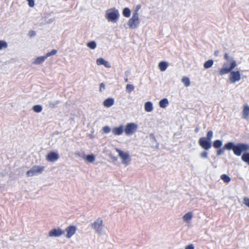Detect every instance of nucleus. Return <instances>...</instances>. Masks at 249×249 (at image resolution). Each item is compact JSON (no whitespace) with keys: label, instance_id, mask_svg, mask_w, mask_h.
<instances>
[{"label":"nucleus","instance_id":"obj_1","mask_svg":"<svg viewBox=\"0 0 249 249\" xmlns=\"http://www.w3.org/2000/svg\"><path fill=\"white\" fill-rule=\"evenodd\" d=\"M227 63H224L223 67L219 71V74L221 75L226 74L230 72V80L232 83L238 82L241 79V74L239 71H232L237 66L236 61L233 60L230 63V67H227Z\"/></svg>","mask_w":249,"mask_h":249},{"label":"nucleus","instance_id":"obj_2","mask_svg":"<svg viewBox=\"0 0 249 249\" xmlns=\"http://www.w3.org/2000/svg\"><path fill=\"white\" fill-rule=\"evenodd\" d=\"M225 148L227 150H232L234 154L239 157L242 153H247V152L249 151V144L246 143L235 144L233 142H228L225 144Z\"/></svg>","mask_w":249,"mask_h":249},{"label":"nucleus","instance_id":"obj_3","mask_svg":"<svg viewBox=\"0 0 249 249\" xmlns=\"http://www.w3.org/2000/svg\"><path fill=\"white\" fill-rule=\"evenodd\" d=\"M106 17L109 21L115 22L120 16L119 11L115 8H112L106 12Z\"/></svg>","mask_w":249,"mask_h":249},{"label":"nucleus","instance_id":"obj_4","mask_svg":"<svg viewBox=\"0 0 249 249\" xmlns=\"http://www.w3.org/2000/svg\"><path fill=\"white\" fill-rule=\"evenodd\" d=\"M44 166L35 165L27 172L26 175L28 177L37 176L41 174L44 171Z\"/></svg>","mask_w":249,"mask_h":249},{"label":"nucleus","instance_id":"obj_5","mask_svg":"<svg viewBox=\"0 0 249 249\" xmlns=\"http://www.w3.org/2000/svg\"><path fill=\"white\" fill-rule=\"evenodd\" d=\"M91 227L94 230L95 232L101 234L103 229V221L101 218H98L94 222L91 224Z\"/></svg>","mask_w":249,"mask_h":249},{"label":"nucleus","instance_id":"obj_6","mask_svg":"<svg viewBox=\"0 0 249 249\" xmlns=\"http://www.w3.org/2000/svg\"><path fill=\"white\" fill-rule=\"evenodd\" d=\"M140 23L139 16L132 15V17L128 20L127 25L131 29H137Z\"/></svg>","mask_w":249,"mask_h":249},{"label":"nucleus","instance_id":"obj_7","mask_svg":"<svg viewBox=\"0 0 249 249\" xmlns=\"http://www.w3.org/2000/svg\"><path fill=\"white\" fill-rule=\"evenodd\" d=\"M138 128L137 124L134 123H128L124 129V132L126 135L131 136L137 131Z\"/></svg>","mask_w":249,"mask_h":249},{"label":"nucleus","instance_id":"obj_8","mask_svg":"<svg viewBox=\"0 0 249 249\" xmlns=\"http://www.w3.org/2000/svg\"><path fill=\"white\" fill-rule=\"evenodd\" d=\"M116 152L118 153V156L122 159V163L124 164H128L131 160V158L128 152H124L119 149H116Z\"/></svg>","mask_w":249,"mask_h":249},{"label":"nucleus","instance_id":"obj_9","mask_svg":"<svg viewBox=\"0 0 249 249\" xmlns=\"http://www.w3.org/2000/svg\"><path fill=\"white\" fill-rule=\"evenodd\" d=\"M199 145L205 150H208L212 147V142L205 139V137H201L199 139Z\"/></svg>","mask_w":249,"mask_h":249},{"label":"nucleus","instance_id":"obj_10","mask_svg":"<svg viewBox=\"0 0 249 249\" xmlns=\"http://www.w3.org/2000/svg\"><path fill=\"white\" fill-rule=\"evenodd\" d=\"M59 156L57 153L52 151L46 156V160L50 162H54L58 160Z\"/></svg>","mask_w":249,"mask_h":249},{"label":"nucleus","instance_id":"obj_11","mask_svg":"<svg viewBox=\"0 0 249 249\" xmlns=\"http://www.w3.org/2000/svg\"><path fill=\"white\" fill-rule=\"evenodd\" d=\"M65 231L60 229H53L50 231L49 236L50 237H59L64 234Z\"/></svg>","mask_w":249,"mask_h":249},{"label":"nucleus","instance_id":"obj_12","mask_svg":"<svg viewBox=\"0 0 249 249\" xmlns=\"http://www.w3.org/2000/svg\"><path fill=\"white\" fill-rule=\"evenodd\" d=\"M76 228L74 226H70L68 227L65 231L67 232L66 237L68 238H70L76 232Z\"/></svg>","mask_w":249,"mask_h":249},{"label":"nucleus","instance_id":"obj_13","mask_svg":"<svg viewBox=\"0 0 249 249\" xmlns=\"http://www.w3.org/2000/svg\"><path fill=\"white\" fill-rule=\"evenodd\" d=\"M124 131V127L123 125H120L118 127H115L112 129V133L114 135H121Z\"/></svg>","mask_w":249,"mask_h":249},{"label":"nucleus","instance_id":"obj_14","mask_svg":"<svg viewBox=\"0 0 249 249\" xmlns=\"http://www.w3.org/2000/svg\"><path fill=\"white\" fill-rule=\"evenodd\" d=\"M242 118L246 120L249 119V106L248 105H246L244 107Z\"/></svg>","mask_w":249,"mask_h":249},{"label":"nucleus","instance_id":"obj_15","mask_svg":"<svg viewBox=\"0 0 249 249\" xmlns=\"http://www.w3.org/2000/svg\"><path fill=\"white\" fill-rule=\"evenodd\" d=\"M114 103V100L112 98H108L103 102V105L106 107H111Z\"/></svg>","mask_w":249,"mask_h":249},{"label":"nucleus","instance_id":"obj_16","mask_svg":"<svg viewBox=\"0 0 249 249\" xmlns=\"http://www.w3.org/2000/svg\"><path fill=\"white\" fill-rule=\"evenodd\" d=\"M193 216V213L191 212L186 213L182 217L184 221L189 223L190 222Z\"/></svg>","mask_w":249,"mask_h":249},{"label":"nucleus","instance_id":"obj_17","mask_svg":"<svg viewBox=\"0 0 249 249\" xmlns=\"http://www.w3.org/2000/svg\"><path fill=\"white\" fill-rule=\"evenodd\" d=\"M144 109L147 112H150L153 110V106L152 102H146L144 104Z\"/></svg>","mask_w":249,"mask_h":249},{"label":"nucleus","instance_id":"obj_18","mask_svg":"<svg viewBox=\"0 0 249 249\" xmlns=\"http://www.w3.org/2000/svg\"><path fill=\"white\" fill-rule=\"evenodd\" d=\"M45 55L37 57L33 62V64L35 65H39L43 63L46 59Z\"/></svg>","mask_w":249,"mask_h":249},{"label":"nucleus","instance_id":"obj_19","mask_svg":"<svg viewBox=\"0 0 249 249\" xmlns=\"http://www.w3.org/2000/svg\"><path fill=\"white\" fill-rule=\"evenodd\" d=\"M168 66V63L165 61H161L159 64V69L161 71H165L167 69Z\"/></svg>","mask_w":249,"mask_h":249},{"label":"nucleus","instance_id":"obj_20","mask_svg":"<svg viewBox=\"0 0 249 249\" xmlns=\"http://www.w3.org/2000/svg\"><path fill=\"white\" fill-rule=\"evenodd\" d=\"M169 104L168 100L167 98H163L159 102V106L161 108H165Z\"/></svg>","mask_w":249,"mask_h":249},{"label":"nucleus","instance_id":"obj_21","mask_svg":"<svg viewBox=\"0 0 249 249\" xmlns=\"http://www.w3.org/2000/svg\"><path fill=\"white\" fill-rule=\"evenodd\" d=\"M59 103V101H50L48 102L47 106L51 108L56 107L57 105Z\"/></svg>","mask_w":249,"mask_h":249},{"label":"nucleus","instance_id":"obj_22","mask_svg":"<svg viewBox=\"0 0 249 249\" xmlns=\"http://www.w3.org/2000/svg\"><path fill=\"white\" fill-rule=\"evenodd\" d=\"M213 63H214V62L213 60H212V59L206 61L204 63V65H203L204 68L206 69L210 68L213 65Z\"/></svg>","mask_w":249,"mask_h":249},{"label":"nucleus","instance_id":"obj_23","mask_svg":"<svg viewBox=\"0 0 249 249\" xmlns=\"http://www.w3.org/2000/svg\"><path fill=\"white\" fill-rule=\"evenodd\" d=\"M223 142L221 140H217L214 141L213 143V146L216 149L220 148L222 145Z\"/></svg>","mask_w":249,"mask_h":249},{"label":"nucleus","instance_id":"obj_24","mask_svg":"<svg viewBox=\"0 0 249 249\" xmlns=\"http://www.w3.org/2000/svg\"><path fill=\"white\" fill-rule=\"evenodd\" d=\"M123 15L125 18H129L131 15V11L127 8H124L123 10Z\"/></svg>","mask_w":249,"mask_h":249},{"label":"nucleus","instance_id":"obj_25","mask_svg":"<svg viewBox=\"0 0 249 249\" xmlns=\"http://www.w3.org/2000/svg\"><path fill=\"white\" fill-rule=\"evenodd\" d=\"M220 178L224 182L226 183L230 182L231 180L230 177L226 174L222 175Z\"/></svg>","mask_w":249,"mask_h":249},{"label":"nucleus","instance_id":"obj_26","mask_svg":"<svg viewBox=\"0 0 249 249\" xmlns=\"http://www.w3.org/2000/svg\"><path fill=\"white\" fill-rule=\"evenodd\" d=\"M241 158L243 161L249 165V153L243 154Z\"/></svg>","mask_w":249,"mask_h":249},{"label":"nucleus","instance_id":"obj_27","mask_svg":"<svg viewBox=\"0 0 249 249\" xmlns=\"http://www.w3.org/2000/svg\"><path fill=\"white\" fill-rule=\"evenodd\" d=\"M34 111L36 113H39L42 110V107L41 105H35L33 107Z\"/></svg>","mask_w":249,"mask_h":249},{"label":"nucleus","instance_id":"obj_28","mask_svg":"<svg viewBox=\"0 0 249 249\" xmlns=\"http://www.w3.org/2000/svg\"><path fill=\"white\" fill-rule=\"evenodd\" d=\"M87 46L91 49H94L96 48L97 44L94 41H91L87 43Z\"/></svg>","mask_w":249,"mask_h":249},{"label":"nucleus","instance_id":"obj_29","mask_svg":"<svg viewBox=\"0 0 249 249\" xmlns=\"http://www.w3.org/2000/svg\"><path fill=\"white\" fill-rule=\"evenodd\" d=\"M181 81L186 87H188L190 85V81L188 77H184L182 78Z\"/></svg>","mask_w":249,"mask_h":249},{"label":"nucleus","instance_id":"obj_30","mask_svg":"<svg viewBox=\"0 0 249 249\" xmlns=\"http://www.w3.org/2000/svg\"><path fill=\"white\" fill-rule=\"evenodd\" d=\"M213 137V132L211 130L207 132L206 137H205V139L212 142V139Z\"/></svg>","mask_w":249,"mask_h":249},{"label":"nucleus","instance_id":"obj_31","mask_svg":"<svg viewBox=\"0 0 249 249\" xmlns=\"http://www.w3.org/2000/svg\"><path fill=\"white\" fill-rule=\"evenodd\" d=\"M95 159V156L93 154L88 155L86 157V160L89 162H93Z\"/></svg>","mask_w":249,"mask_h":249},{"label":"nucleus","instance_id":"obj_32","mask_svg":"<svg viewBox=\"0 0 249 249\" xmlns=\"http://www.w3.org/2000/svg\"><path fill=\"white\" fill-rule=\"evenodd\" d=\"M134 89V86L133 85L127 84L126 86V90L127 92H131Z\"/></svg>","mask_w":249,"mask_h":249},{"label":"nucleus","instance_id":"obj_33","mask_svg":"<svg viewBox=\"0 0 249 249\" xmlns=\"http://www.w3.org/2000/svg\"><path fill=\"white\" fill-rule=\"evenodd\" d=\"M8 46L7 43L4 40H0V50L3 48H6Z\"/></svg>","mask_w":249,"mask_h":249},{"label":"nucleus","instance_id":"obj_34","mask_svg":"<svg viewBox=\"0 0 249 249\" xmlns=\"http://www.w3.org/2000/svg\"><path fill=\"white\" fill-rule=\"evenodd\" d=\"M141 5H140V4L137 5L136 6L134 11L133 13V15L139 16L138 12H139V10L141 9Z\"/></svg>","mask_w":249,"mask_h":249},{"label":"nucleus","instance_id":"obj_35","mask_svg":"<svg viewBox=\"0 0 249 249\" xmlns=\"http://www.w3.org/2000/svg\"><path fill=\"white\" fill-rule=\"evenodd\" d=\"M225 150H227V149L225 148V145L223 148H219V149L216 152L217 155L220 156L222 155L224 153Z\"/></svg>","mask_w":249,"mask_h":249},{"label":"nucleus","instance_id":"obj_36","mask_svg":"<svg viewBox=\"0 0 249 249\" xmlns=\"http://www.w3.org/2000/svg\"><path fill=\"white\" fill-rule=\"evenodd\" d=\"M56 53L57 51L56 50H53L52 51L47 53L45 55V56L46 57V58H47L49 56L55 54Z\"/></svg>","mask_w":249,"mask_h":249},{"label":"nucleus","instance_id":"obj_37","mask_svg":"<svg viewBox=\"0 0 249 249\" xmlns=\"http://www.w3.org/2000/svg\"><path fill=\"white\" fill-rule=\"evenodd\" d=\"M105 60L102 58H98L96 60V63L98 65H104Z\"/></svg>","mask_w":249,"mask_h":249},{"label":"nucleus","instance_id":"obj_38","mask_svg":"<svg viewBox=\"0 0 249 249\" xmlns=\"http://www.w3.org/2000/svg\"><path fill=\"white\" fill-rule=\"evenodd\" d=\"M149 138L150 140L151 141V142L153 144V142H156V137L153 133H151L149 135Z\"/></svg>","mask_w":249,"mask_h":249},{"label":"nucleus","instance_id":"obj_39","mask_svg":"<svg viewBox=\"0 0 249 249\" xmlns=\"http://www.w3.org/2000/svg\"><path fill=\"white\" fill-rule=\"evenodd\" d=\"M103 131L105 133H108L110 132L111 129L108 126H105L103 128Z\"/></svg>","mask_w":249,"mask_h":249},{"label":"nucleus","instance_id":"obj_40","mask_svg":"<svg viewBox=\"0 0 249 249\" xmlns=\"http://www.w3.org/2000/svg\"><path fill=\"white\" fill-rule=\"evenodd\" d=\"M200 156L201 158L206 159L208 157V153L206 151H203L200 153Z\"/></svg>","mask_w":249,"mask_h":249},{"label":"nucleus","instance_id":"obj_41","mask_svg":"<svg viewBox=\"0 0 249 249\" xmlns=\"http://www.w3.org/2000/svg\"><path fill=\"white\" fill-rule=\"evenodd\" d=\"M224 58L225 59H226L228 61H231V62L234 60L232 58H230L229 54L228 53H225V54H224Z\"/></svg>","mask_w":249,"mask_h":249},{"label":"nucleus","instance_id":"obj_42","mask_svg":"<svg viewBox=\"0 0 249 249\" xmlns=\"http://www.w3.org/2000/svg\"><path fill=\"white\" fill-rule=\"evenodd\" d=\"M105 89V85L103 83L100 84L99 91L102 92L103 90Z\"/></svg>","mask_w":249,"mask_h":249},{"label":"nucleus","instance_id":"obj_43","mask_svg":"<svg viewBox=\"0 0 249 249\" xmlns=\"http://www.w3.org/2000/svg\"><path fill=\"white\" fill-rule=\"evenodd\" d=\"M28 2V5L30 7H33L34 6V0H27Z\"/></svg>","mask_w":249,"mask_h":249},{"label":"nucleus","instance_id":"obj_44","mask_svg":"<svg viewBox=\"0 0 249 249\" xmlns=\"http://www.w3.org/2000/svg\"><path fill=\"white\" fill-rule=\"evenodd\" d=\"M244 202L246 205L249 207V198L248 197H245L244 198Z\"/></svg>","mask_w":249,"mask_h":249},{"label":"nucleus","instance_id":"obj_45","mask_svg":"<svg viewBox=\"0 0 249 249\" xmlns=\"http://www.w3.org/2000/svg\"><path fill=\"white\" fill-rule=\"evenodd\" d=\"M185 249H194V246L193 244H190L187 246Z\"/></svg>","mask_w":249,"mask_h":249},{"label":"nucleus","instance_id":"obj_46","mask_svg":"<svg viewBox=\"0 0 249 249\" xmlns=\"http://www.w3.org/2000/svg\"><path fill=\"white\" fill-rule=\"evenodd\" d=\"M107 68H110L111 67L110 65L109 64V63L107 61H105V62H104V65Z\"/></svg>","mask_w":249,"mask_h":249},{"label":"nucleus","instance_id":"obj_47","mask_svg":"<svg viewBox=\"0 0 249 249\" xmlns=\"http://www.w3.org/2000/svg\"><path fill=\"white\" fill-rule=\"evenodd\" d=\"M35 35H36V33H35V31H31V32L29 33V35H30V36L31 37H32V36H35Z\"/></svg>","mask_w":249,"mask_h":249},{"label":"nucleus","instance_id":"obj_48","mask_svg":"<svg viewBox=\"0 0 249 249\" xmlns=\"http://www.w3.org/2000/svg\"><path fill=\"white\" fill-rule=\"evenodd\" d=\"M130 74V72L129 71H126L124 72L125 77L127 76L128 77L129 74Z\"/></svg>","mask_w":249,"mask_h":249},{"label":"nucleus","instance_id":"obj_49","mask_svg":"<svg viewBox=\"0 0 249 249\" xmlns=\"http://www.w3.org/2000/svg\"><path fill=\"white\" fill-rule=\"evenodd\" d=\"M218 53H219V51L216 50V51H215L214 52V54L215 55V56H217L218 54Z\"/></svg>","mask_w":249,"mask_h":249},{"label":"nucleus","instance_id":"obj_50","mask_svg":"<svg viewBox=\"0 0 249 249\" xmlns=\"http://www.w3.org/2000/svg\"><path fill=\"white\" fill-rule=\"evenodd\" d=\"M199 128L198 127H196V129H195V132L196 133H197L198 131H199Z\"/></svg>","mask_w":249,"mask_h":249},{"label":"nucleus","instance_id":"obj_51","mask_svg":"<svg viewBox=\"0 0 249 249\" xmlns=\"http://www.w3.org/2000/svg\"><path fill=\"white\" fill-rule=\"evenodd\" d=\"M159 147V143H156V144L154 146V148L158 149Z\"/></svg>","mask_w":249,"mask_h":249},{"label":"nucleus","instance_id":"obj_52","mask_svg":"<svg viewBox=\"0 0 249 249\" xmlns=\"http://www.w3.org/2000/svg\"><path fill=\"white\" fill-rule=\"evenodd\" d=\"M124 81L125 82H127L128 81V77H127V76L125 77Z\"/></svg>","mask_w":249,"mask_h":249},{"label":"nucleus","instance_id":"obj_53","mask_svg":"<svg viewBox=\"0 0 249 249\" xmlns=\"http://www.w3.org/2000/svg\"><path fill=\"white\" fill-rule=\"evenodd\" d=\"M76 154L78 156H80L79 154Z\"/></svg>","mask_w":249,"mask_h":249}]
</instances>
